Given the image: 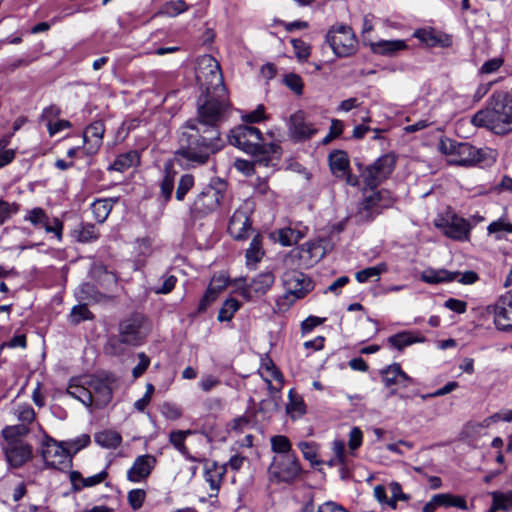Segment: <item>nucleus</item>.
Segmentation results:
<instances>
[{"instance_id": "nucleus-1", "label": "nucleus", "mask_w": 512, "mask_h": 512, "mask_svg": "<svg viewBox=\"0 0 512 512\" xmlns=\"http://www.w3.org/2000/svg\"><path fill=\"white\" fill-rule=\"evenodd\" d=\"M228 109L225 95H207L198 107V122L187 121L180 127L176 155L197 165L207 163L224 147L218 125L225 121Z\"/></svg>"}, {"instance_id": "nucleus-2", "label": "nucleus", "mask_w": 512, "mask_h": 512, "mask_svg": "<svg viewBox=\"0 0 512 512\" xmlns=\"http://www.w3.org/2000/svg\"><path fill=\"white\" fill-rule=\"evenodd\" d=\"M471 123L484 127L495 134H507L512 131V98L507 92H494L485 109L472 116Z\"/></svg>"}, {"instance_id": "nucleus-3", "label": "nucleus", "mask_w": 512, "mask_h": 512, "mask_svg": "<svg viewBox=\"0 0 512 512\" xmlns=\"http://www.w3.org/2000/svg\"><path fill=\"white\" fill-rule=\"evenodd\" d=\"M198 83L205 89L207 95H225V86L219 63L210 55L203 56L196 71Z\"/></svg>"}, {"instance_id": "nucleus-4", "label": "nucleus", "mask_w": 512, "mask_h": 512, "mask_svg": "<svg viewBox=\"0 0 512 512\" xmlns=\"http://www.w3.org/2000/svg\"><path fill=\"white\" fill-rule=\"evenodd\" d=\"M395 198L390 191L382 189L366 195L358 206L355 220L358 224L373 221L384 209L391 207Z\"/></svg>"}, {"instance_id": "nucleus-5", "label": "nucleus", "mask_w": 512, "mask_h": 512, "mask_svg": "<svg viewBox=\"0 0 512 512\" xmlns=\"http://www.w3.org/2000/svg\"><path fill=\"white\" fill-rule=\"evenodd\" d=\"M438 149L441 153L450 156L449 162L454 165L472 166L482 160V150L467 142H457L448 138L442 139Z\"/></svg>"}, {"instance_id": "nucleus-6", "label": "nucleus", "mask_w": 512, "mask_h": 512, "mask_svg": "<svg viewBox=\"0 0 512 512\" xmlns=\"http://www.w3.org/2000/svg\"><path fill=\"white\" fill-rule=\"evenodd\" d=\"M226 191L224 182H217L216 185H206L195 197L190 211L195 217H204L215 211L220 205Z\"/></svg>"}, {"instance_id": "nucleus-7", "label": "nucleus", "mask_w": 512, "mask_h": 512, "mask_svg": "<svg viewBox=\"0 0 512 512\" xmlns=\"http://www.w3.org/2000/svg\"><path fill=\"white\" fill-rule=\"evenodd\" d=\"M326 42L338 57H349L357 51V38L347 25L331 27L326 34Z\"/></svg>"}, {"instance_id": "nucleus-8", "label": "nucleus", "mask_w": 512, "mask_h": 512, "mask_svg": "<svg viewBox=\"0 0 512 512\" xmlns=\"http://www.w3.org/2000/svg\"><path fill=\"white\" fill-rule=\"evenodd\" d=\"M229 143L252 155L263 151L262 133L253 126L239 125L232 129L229 134Z\"/></svg>"}, {"instance_id": "nucleus-9", "label": "nucleus", "mask_w": 512, "mask_h": 512, "mask_svg": "<svg viewBox=\"0 0 512 512\" xmlns=\"http://www.w3.org/2000/svg\"><path fill=\"white\" fill-rule=\"evenodd\" d=\"M395 164L396 159L392 154L379 157L361 173L364 184L373 190L392 174Z\"/></svg>"}, {"instance_id": "nucleus-10", "label": "nucleus", "mask_w": 512, "mask_h": 512, "mask_svg": "<svg viewBox=\"0 0 512 512\" xmlns=\"http://www.w3.org/2000/svg\"><path fill=\"white\" fill-rule=\"evenodd\" d=\"M302 468L296 454L275 456L269 466V473L278 481L291 483L301 474Z\"/></svg>"}, {"instance_id": "nucleus-11", "label": "nucleus", "mask_w": 512, "mask_h": 512, "mask_svg": "<svg viewBox=\"0 0 512 512\" xmlns=\"http://www.w3.org/2000/svg\"><path fill=\"white\" fill-rule=\"evenodd\" d=\"M24 221L31 223L35 229H44L47 234H53L59 242L63 240V222L57 217H50L41 207L28 210Z\"/></svg>"}, {"instance_id": "nucleus-12", "label": "nucleus", "mask_w": 512, "mask_h": 512, "mask_svg": "<svg viewBox=\"0 0 512 512\" xmlns=\"http://www.w3.org/2000/svg\"><path fill=\"white\" fill-rule=\"evenodd\" d=\"M143 324L144 318L141 315H132L119 323L118 335L128 346H138L145 338Z\"/></svg>"}, {"instance_id": "nucleus-13", "label": "nucleus", "mask_w": 512, "mask_h": 512, "mask_svg": "<svg viewBox=\"0 0 512 512\" xmlns=\"http://www.w3.org/2000/svg\"><path fill=\"white\" fill-rule=\"evenodd\" d=\"M282 282L285 289L294 294V299L303 298L314 288L312 280L297 270L286 271L282 276Z\"/></svg>"}, {"instance_id": "nucleus-14", "label": "nucleus", "mask_w": 512, "mask_h": 512, "mask_svg": "<svg viewBox=\"0 0 512 512\" xmlns=\"http://www.w3.org/2000/svg\"><path fill=\"white\" fill-rule=\"evenodd\" d=\"M288 131L294 141L303 142L311 139L318 129L306 119L302 111H298L290 116Z\"/></svg>"}, {"instance_id": "nucleus-15", "label": "nucleus", "mask_w": 512, "mask_h": 512, "mask_svg": "<svg viewBox=\"0 0 512 512\" xmlns=\"http://www.w3.org/2000/svg\"><path fill=\"white\" fill-rule=\"evenodd\" d=\"M384 385L389 388L390 394L394 395L398 388L407 387L413 380L402 369L400 364L394 363L380 372Z\"/></svg>"}, {"instance_id": "nucleus-16", "label": "nucleus", "mask_w": 512, "mask_h": 512, "mask_svg": "<svg viewBox=\"0 0 512 512\" xmlns=\"http://www.w3.org/2000/svg\"><path fill=\"white\" fill-rule=\"evenodd\" d=\"M251 230V221L249 210L245 207L236 209L230 217L228 223V232L235 240H244L248 238Z\"/></svg>"}, {"instance_id": "nucleus-17", "label": "nucleus", "mask_w": 512, "mask_h": 512, "mask_svg": "<svg viewBox=\"0 0 512 512\" xmlns=\"http://www.w3.org/2000/svg\"><path fill=\"white\" fill-rule=\"evenodd\" d=\"M8 464L20 468L32 458V446L24 441H13L4 448Z\"/></svg>"}, {"instance_id": "nucleus-18", "label": "nucleus", "mask_w": 512, "mask_h": 512, "mask_svg": "<svg viewBox=\"0 0 512 512\" xmlns=\"http://www.w3.org/2000/svg\"><path fill=\"white\" fill-rule=\"evenodd\" d=\"M42 457L47 466L62 470L70 465L68 452L54 440L44 444Z\"/></svg>"}, {"instance_id": "nucleus-19", "label": "nucleus", "mask_w": 512, "mask_h": 512, "mask_svg": "<svg viewBox=\"0 0 512 512\" xmlns=\"http://www.w3.org/2000/svg\"><path fill=\"white\" fill-rule=\"evenodd\" d=\"M275 282V276L271 271H265L255 276L250 284L241 288V295L251 300L254 296L266 294Z\"/></svg>"}, {"instance_id": "nucleus-20", "label": "nucleus", "mask_w": 512, "mask_h": 512, "mask_svg": "<svg viewBox=\"0 0 512 512\" xmlns=\"http://www.w3.org/2000/svg\"><path fill=\"white\" fill-rule=\"evenodd\" d=\"M435 226L440 228L445 236L453 240H466L470 232L469 223L459 217H452L451 221L441 219L435 222Z\"/></svg>"}, {"instance_id": "nucleus-21", "label": "nucleus", "mask_w": 512, "mask_h": 512, "mask_svg": "<svg viewBox=\"0 0 512 512\" xmlns=\"http://www.w3.org/2000/svg\"><path fill=\"white\" fill-rule=\"evenodd\" d=\"M105 133V125L103 121H94L83 133L84 150L87 155H95L102 145Z\"/></svg>"}, {"instance_id": "nucleus-22", "label": "nucleus", "mask_w": 512, "mask_h": 512, "mask_svg": "<svg viewBox=\"0 0 512 512\" xmlns=\"http://www.w3.org/2000/svg\"><path fill=\"white\" fill-rule=\"evenodd\" d=\"M156 465V458L153 455L145 454L138 456L132 467L127 471V479L130 482L138 483L148 478Z\"/></svg>"}, {"instance_id": "nucleus-23", "label": "nucleus", "mask_w": 512, "mask_h": 512, "mask_svg": "<svg viewBox=\"0 0 512 512\" xmlns=\"http://www.w3.org/2000/svg\"><path fill=\"white\" fill-rule=\"evenodd\" d=\"M89 387L96 408H103L111 401L112 388L107 380L93 377L89 380Z\"/></svg>"}, {"instance_id": "nucleus-24", "label": "nucleus", "mask_w": 512, "mask_h": 512, "mask_svg": "<svg viewBox=\"0 0 512 512\" xmlns=\"http://www.w3.org/2000/svg\"><path fill=\"white\" fill-rule=\"evenodd\" d=\"M489 313L493 314L494 324L498 330H512V305H505L503 300L499 299L494 306L489 307Z\"/></svg>"}, {"instance_id": "nucleus-25", "label": "nucleus", "mask_w": 512, "mask_h": 512, "mask_svg": "<svg viewBox=\"0 0 512 512\" xmlns=\"http://www.w3.org/2000/svg\"><path fill=\"white\" fill-rule=\"evenodd\" d=\"M370 47L374 54L394 57L397 56L399 52L406 50L408 46L404 40L397 39L373 42L370 44Z\"/></svg>"}, {"instance_id": "nucleus-26", "label": "nucleus", "mask_w": 512, "mask_h": 512, "mask_svg": "<svg viewBox=\"0 0 512 512\" xmlns=\"http://www.w3.org/2000/svg\"><path fill=\"white\" fill-rule=\"evenodd\" d=\"M140 163V154L137 150H130L119 154L108 167L109 171L125 172Z\"/></svg>"}, {"instance_id": "nucleus-27", "label": "nucleus", "mask_w": 512, "mask_h": 512, "mask_svg": "<svg viewBox=\"0 0 512 512\" xmlns=\"http://www.w3.org/2000/svg\"><path fill=\"white\" fill-rule=\"evenodd\" d=\"M107 476L108 474L105 470L86 478H84L80 472L72 471L70 473V480L74 490H81L84 487H93L102 483Z\"/></svg>"}, {"instance_id": "nucleus-28", "label": "nucleus", "mask_w": 512, "mask_h": 512, "mask_svg": "<svg viewBox=\"0 0 512 512\" xmlns=\"http://www.w3.org/2000/svg\"><path fill=\"white\" fill-rule=\"evenodd\" d=\"M459 275L460 272H451L446 269H427L422 272L421 279L428 284H439L455 281Z\"/></svg>"}, {"instance_id": "nucleus-29", "label": "nucleus", "mask_w": 512, "mask_h": 512, "mask_svg": "<svg viewBox=\"0 0 512 512\" xmlns=\"http://www.w3.org/2000/svg\"><path fill=\"white\" fill-rule=\"evenodd\" d=\"M286 413L292 420L301 418L306 413V405L300 394L294 389L288 393V403L286 404Z\"/></svg>"}, {"instance_id": "nucleus-30", "label": "nucleus", "mask_w": 512, "mask_h": 512, "mask_svg": "<svg viewBox=\"0 0 512 512\" xmlns=\"http://www.w3.org/2000/svg\"><path fill=\"white\" fill-rule=\"evenodd\" d=\"M329 164L332 173L338 178H344L349 168V159L346 152L336 150L329 155Z\"/></svg>"}, {"instance_id": "nucleus-31", "label": "nucleus", "mask_w": 512, "mask_h": 512, "mask_svg": "<svg viewBox=\"0 0 512 512\" xmlns=\"http://www.w3.org/2000/svg\"><path fill=\"white\" fill-rule=\"evenodd\" d=\"M85 384L86 386L71 382L67 388V394L79 400L86 407H91L93 405V396L90 393L89 381H86Z\"/></svg>"}, {"instance_id": "nucleus-32", "label": "nucleus", "mask_w": 512, "mask_h": 512, "mask_svg": "<svg viewBox=\"0 0 512 512\" xmlns=\"http://www.w3.org/2000/svg\"><path fill=\"white\" fill-rule=\"evenodd\" d=\"M225 471V467L219 466L216 462H213L205 470V480L209 483L210 488L215 492V495L220 488ZM210 496H214V494H210Z\"/></svg>"}, {"instance_id": "nucleus-33", "label": "nucleus", "mask_w": 512, "mask_h": 512, "mask_svg": "<svg viewBox=\"0 0 512 512\" xmlns=\"http://www.w3.org/2000/svg\"><path fill=\"white\" fill-rule=\"evenodd\" d=\"M117 202V198H109V199H97L91 205V211L94 216V219L98 223H103L107 217L109 216L113 204Z\"/></svg>"}, {"instance_id": "nucleus-34", "label": "nucleus", "mask_w": 512, "mask_h": 512, "mask_svg": "<svg viewBox=\"0 0 512 512\" xmlns=\"http://www.w3.org/2000/svg\"><path fill=\"white\" fill-rule=\"evenodd\" d=\"M262 236L257 234L253 237L249 248L246 250V264L248 267L255 266L264 256L262 247Z\"/></svg>"}, {"instance_id": "nucleus-35", "label": "nucleus", "mask_w": 512, "mask_h": 512, "mask_svg": "<svg viewBox=\"0 0 512 512\" xmlns=\"http://www.w3.org/2000/svg\"><path fill=\"white\" fill-rule=\"evenodd\" d=\"M72 237L78 242L87 243L97 240L99 232L93 224L81 223L72 231Z\"/></svg>"}, {"instance_id": "nucleus-36", "label": "nucleus", "mask_w": 512, "mask_h": 512, "mask_svg": "<svg viewBox=\"0 0 512 512\" xmlns=\"http://www.w3.org/2000/svg\"><path fill=\"white\" fill-rule=\"evenodd\" d=\"M388 343L399 351L403 350L405 347L412 345L416 342H423L424 338H417L413 335V333L409 331H403L397 333L395 335L390 336L387 339Z\"/></svg>"}, {"instance_id": "nucleus-37", "label": "nucleus", "mask_w": 512, "mask_h": 512, "mask_svg": "<svg viewBox=\"0 0 512 512\" xmlns=\"http://www.w3.org/2000/svg\"><path fill=\"white\" fill-rule=\"evenodd\" d=\"M434 503L438 507H457L462 510H467V503L464 497L452 495L450 493H441L434 495Z\"/></svg>"}, {"instance_id": "nucleus-38", "label": "nucleus", "mask_w": 512, "mask_h": 512, "mask_svg": "<svg viewBox=\"0 0 512 512\" xmlns=\"http://www.w3.org/2000/svg\"><path fill=\"white\" fill-rule=\"evenodd\" d=\"M95 442L104 448L115 449L121 444L122 437L116 431L105 430L95 434Z\"/></svg>"}, {"instance_id": "nucleus-39", "label": "nucleus", "mask_w": 512, "mask_h": 512, "mask_svg": "<svg viewBox=\"0 0 512 512\" xmlns=\"http://www.w3.org/2000/svg\"><path fill=\"white\" fill-rule=\"evenodd\" d=\"M192 432L190 430L187 431H172L170 433V442L173 444V446L182 454L184 455L188 460L190 461H198V459L192 455L189 454L188 448L185 445V439L187 435H190Z\"/></svg>"}, {"instance_id": "nucleus-40", "label": "nucleus", "mask_w": 512, "mask_h": 512, "mask_svg": "<svg viewBox=\"0 0 512 512\" xmlns=\"http://www.w3.org/2000/svg\"><path fill=\"white\" fill-rule=\"evenodd\" d=\"M175 176L176 172L166 170L162 180L160 181L159 197L160 199H162L164 204L168 203L171 200L175 185Z\"/></svg>"}, {"instance_id": "nucleus-41", "label": "nucleus", "mask_w": 512, "mask_h": 512, "mask_svg": "<svg viewBox=\"0 0 512 512\" xmlns=\"http://www.w3.org/2000/svg\"><path fill=\"white\" fill-rule=\"evenodd\" d=\"M271 450L277 456L292 455L295 452L292 450V444L289 438L285 435H275L270 439Z\"/></svg>"}, {"instance_id": "nucleus-42", "label": "nucleus", "mask_w": 512, "mask_h": 512, "mask_svg": "<svg viewBox=\"0 0 512 512\" xmlns=\"http://www.w3.org/2000/svg\"><path fill=\"white\" fill-rule=\"evenodd\" d=\"M492 496V505L490 507V510L497 511V510H503L507 511L512 509V491L502 493L494 491L491 493Z\"/></svg>"}, {"instance_id": "nucleus-43", "label": "nucleus", "mask_w": 512, "mask_h": 512, "mask_svg": "<svg viewBox=\"0 0 512 512\" xmlns=\"http://www.w3.org/2000/svg\"><path fill=\"white\" fill-rule=\"evenodd\" d=\"M386 271L387 265L385 263H380L376 266L368 267L358 271L355 274V278L359 283H365L371 278H376V280H379L380 275Z\"/></svg>"}, {"instance_id": "nucleus-44", "label": "nucleus", "mask_w": 512, "mask_h": 512, "mask_svg": "<svg viewBox=\"0 0 512 512\" xmlns=\"http://www.w3.org/2000/svg\"><path fill=\"white\" fill-rule=\"evenodd\" d=\"M29 428L25 424L6 426L2 430V435L6 440L7 444L13 441H23L21 437L27 435Z\"/></svg>"}, {"instance_id": "nucleus-45", "label": "nucleus", "mask_w": 512, "mask_h": 512, "mask_svg": "<svg viewBox=\"0 0 512 512\" xmlns=\"http://www.w3.org/2000/svg\"><path fill=\"white\" fill-rule=\"evenodd\" d=\"M277 235L278 241L283 246H292L294 244H297L298 241L303 237V234L300 231H297L290 227L278 230Z\"/></svg>"}, {"instance_id": "nucleus-46", "label": "nucleus", "mask_w": 512, "mask_h": 512, "mask_svg": "<svg viewBox=\"0 0 512 512\" xmlns=\"http://www.w3.org/2000/svg\"><path fill=\"white\" fill-rule=\"evenodd\" d=\"M239 308L240 303L238 300L234 298L227 299L219 310L218 320L220 322L230 321Z\"/></svg>"}, {"instance_id": "nucleus-47", "label": "nucleus", "mask_w": 512, "mask_h": 512, "mask_svg": "<svg viewBox=\"0 0 512 512\" xmlns=\"http://www.w3.org/2000/svg\"><path fill=\"white\" fill-rule=\"evenodd\" d=\"M20 210V205L16 202H9L0 198V226L9 221Z\"/></svg>"}, {"instance_id": "nucleus-48", "label": "nucleus", "mask_w": 512, "mask_h": 512, "mask_svg": "<svg viewBox=\"0 0 512 512\" xmlns=\"http://www.w3.org/2000/svg\"><path fill=\"white\" fill-rule=\"evenodd\" d=\"M298 448L303 454V457L308 460L311 465H318L321 461L318 459V449L314 442H299Z\"/></svg>"}, {"instance_id": "nucleus-49", "label": "nucleus", "mask_w": 512, "mask_h": 512, "mask_svg": "<svg viewBox=\"0 0 512 512\" xmlns=\"http://www.w3.org/2000/svg\"><path fill=\"white\" fill-rule=\"evenodd\" d=\"M413 36L428 47H434L440 43V39L432 28L418 29Z\"/></svg>"}, {"instance_id": "nucleus-50", "label": "nucleus", "mask_w": 512, "mask_h": 512, "mask_svg": "<svg viewBox=\"0 0 512 512\" xmlns=\"http://www.w3.org/2000/svg\"><path fill=\"white\" fill-rule=\"evenodd\" d=\"M194 186V177L191 174H184L181 176L177 189L175 197L178 201H183L187 193L192 189Z\"/></svg>"}, {"instance_id": "nucleus-51", "label": "nucleus", "mask_w": 512, "mask_h": 512, "mask_svg": "<svg viewBox=\"0 0 512 512\" xmlns=\"http://www.w3.org/2000/svg\"><path fill=\"white\" fill-rule=\"evenodd\" d=\"M189 9V6L184 0H175L166 2L163 5L162 11L170 17H175Z\"/></svg>"}, {"instance_id": "nucleus-52", "label": "nucleus", "mask_w": 512, "mask_h": 512, "mask_svg": "<svg viewBox=\"0 0 512 512\" xmlns=\"http://www.w3.org/2000/svg\"><path fill=\"white\" fill-rule=\"evenodd\" d=\"M487 231L489 234H495V238L499 240L502 238L500 233L503 231L512 234V224L506 222L504 218H500L490 223Z\"/></svg>"}, {"instance_id": "nucleus-53", "label": "nucleus", "mask_w": 512, "mask_h": 512, "mask_svg": "<svg viewBox=\"0 0 512 512\" xmlns=\"http://www.w3.org/2000/svg\"><path fill=\"white\" fill-rule=\"evenodd\" d=\"M127 346L128 345L125 342H123L122 338L118 335L109 338L105 346V350L107 353L111 355L118 356L122 355L125 352Z\"/></svg>"}, {"instance_id": "nucleus-54", "label": "nucleus", "mask_w": 512, "mask_h": 512, "mask_svg": "<svg viewBox=\"0 0 512 512\" xmlns=\"http://www.w3.org/2000/svg\"><path fill=\"white\" fill-rule=\"evenodd\" d=\"M71 320L73 323L78 324L84 320H90L93 318L92 313L89 311L87 305L80 304L76 305L72 308L71 313Z\"/></svg>"}, {"instance_id": "nucleus-55", "label": "nucleus", "mask_w": 512, "mask_h": 512, "mask_svg": "<svg viewBox=\"0 0 512 512\" xmlns=\"http://www.w3.org/2000/svg\"><path fill=\"white\" fill-rule=\"evenodd\" d=\"M363 433L359 427H353L349 433V454L355 456V451L362 445Z\"/></svg>"}, {"instance_id": "nucleus-56", "label": "nucleus", "mask_w": 512, "mask_h": 512, "mask_svg": "<svg viewBox=\"0 0 512 512\" xmlns=\"http://www.w3.org/2000/svg\"><path fill=\"white\" fill-rule=\"evenodd\" d=\"M254 191L256 195L264 196L269 201H274L276 198V194L270 189L266 179L258 178L254 185Z\"/></svg>"}, {"instance_id": "nucleus-57", "label": "nucleus", "mask_w": 512, "mask_h": 512, "mask_svg": "<svg viewBox=\"0 0 512 512\" xmlns=\"http://www.w3.org/2000/svg\"><path fill=\"white\" fill-rule=\"evenodd\" d=\"M291 44L299 61H306L310 55V46L300 39H292Z\"/></svg>"}, {"instance_id": "nucleus-58", "label": "nucleus", "mask_w": 512, "mask_h": 512, "mask_svg": "<svg viewBox=\"0 0 512 512\" xmlns=\"http://www.w3.org/2000/svg\"><path fill=\"white\" fill-rule=\"evenodd\" d=\"M284 83L295 94L301 95L303 93V81L299 75L295 73L285 75Z\"/></svg>"}, {"instance_id": "nucleus-59", "label": "nucleus", "mask_w": 512, "mask_h": 512, "mask_svg": "<svg viewBox=\"0 0 512 512\" xmlns=\"http://www.w3.org/2000/svg\"><path fill=\"white\" fill-rule=\"evenodd\" d=\"M16 416L19 421H21L23 424L27 425L34 421L35 419V412L34 409L28 405L23 404L19 405L16 410Z\"/></svg>"}, {"instance_id": "nucleus-60", "label": "nucleus", "mask_w": 512, "mask_h": 512, "mask_svg": "<svg viewBox=\"0 0 512 512\" xmlns=\"http://www.w3.org/2000/svg\"><path fill=\"white\" fill-rule=\"evenodd\" d=\"M160 411L169 420H177L182 416L181 408L170 402H164L160 407Z\"/></svg>"}, {"instance_id": "nucleus-61", "label": "nucleus", "mask_w": 512, "mask_h": 512, "mask_svg": "<svg viewBox=\"0 0 512 512\" xmlns=\"http://www.w3.org/2000/svg\"><path fill=\"white\" fill-rule=\"evenodd\" d=\"M389 489L391 492L390 500L386 501L389 506L392 508H396V504L398 500H407L408 496L402 492L401 485L397 482H392L389 485Z\"/></svg>"}, {"instance_id": "nucleus-62", "label": "nucleus", "mask_w": 512, "mask_h": 512, "mask_svg": "<svg viewBox=\"0 0 512 512\" xmlns=\"http://www.w3.org/2000/svg\"><path fill=\"white\" fill-rule=\"evenodd\" d=\"M332 451L334 453V457L337 458V461L343 462L345 465L348 466L349 460H348V454L346 452L345 443L342 440H334L332 442Z\"/></svg>"}, {"instance_id": "nucleus-63", "label": "nucleus", "mask_w": 512, "mask_h": 512, "mask_svg": "<svg viewBox=\"0 0 512 512\" xmlns=\"http://www.w3.org/2000/svg\"><path fill=\"white\" fill-rule=\"evenodd\" d=\"M145 497L146 492L143 489H133L128 493V502L134 510H137L142 507Z\"/></svg>"}, {"instance_id": "nucleus-64", "label": "nucleus", "mask_w": 512, "mask_h": 512, "mask_svg": "<svg viewBox=\"0 0 512 512\" xmlns=\"http://www.w3.org/2000/svg\"><path fill=\"white\" fill-rule=\"evenodd\" d=\"M343 127H344V125L341 120L333 119L331 121L330 131H329L328 135H326L323 138L322 144L326 145V144L330 143L334 138L340 136L343 132Z\"/></svg>"}]
</instances>
